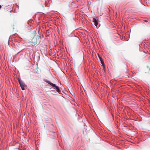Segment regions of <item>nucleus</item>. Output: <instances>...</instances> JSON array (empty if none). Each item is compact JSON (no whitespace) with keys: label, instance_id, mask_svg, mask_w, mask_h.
<instances>
[{"label":"nucleus","instance_id":"7ed1b4c3","mask_svg":"<svg viewBox=\"0 0 150 150\" xmlns=\"http://www.w3.org/2000/svg\"><path fill=\"white\" fill-rule=\"evenodd\" d=\"M18 80L22 90H24L25 89L24 87L25 86V84L23 81L20 79H18Z\"/></svg>","mask_w":150,"mask_h":150},{"label":"nucleus","instance_id":"0eeeda50","mask_svg":"<svg viewBox=\"0 0 150 150\" xmlns=\"http://www.w3.org/2000/svg\"><path fill=\"white\" fill-rule=\"evenodd\" d=\"M2 6L1 5H0V9L1 8Z\"/></svg>","mask_w":150,"mask_h":150},{"label":"nucleus","instance_id":"20e7f679","mask_svg":"<svg viewBox=\"0 0 150 150\" xmlns=\"http://www.w3.org/2000/svg\"><path fill=\"white\" fill-rule=\"evenodd\" d=\"M98 20V19H93L92 21H92L93 23L94 24L97 28L100 26V25H98V22H99Z\"/></svg>","mask_w":150,"mask_h":150},{"label":"nucleus","instance_id":"f03ea898","mask_svg":"<svg viewBox=\"0 0 150 150\" xmlns=\"http://www.w3.org/2000/svg\"><path fill=\"white\" fill-rule=\"evenodd\" d=\"M44 81L45 82L49 84L51 86L53 87L54 88L56 89L57 91L59 93H60L61 91L59 89V88L58 86H57L55 84L52 83L46 79H45Z\"/></svg>","mask_w":150,"mask_h":150},{"label":"nucleus","instance_id":"423d86ee","mask_svg":"<svg viewBox=\"0 0 150 150\" xmlns=\"http://www.w3.org/2000/svg\"><path fill=\"white\" fill-rule=\"evenodd\" d=\"M147 68L149 69V71H150V67H149L148 66L147 67Z\"/></svg>","mask_w":150,"mask_h":150},{"label":"nucleus","instance_id":"6e6552de","mask_svg":"<svg viewBox=\"0 0 150 150\" xmlns=\"http://www.w3.org/2000/svg\"><path fill=\"white\" fill-rule=\"evenodd\" d=\"M145 21V22H146V21Z\"/></svg>","mask_w":150,"mask_h":150},{"label":"nucleus","instance_id":"f257e3e1","mask_svg":"<svg viewBox=\"0 0 150 150\" xmlns=\"http://www.w3.org/2000/svg\"><path fill=\"white\" fill-rule=\"evenodd\" d=\"M41 37L39 36H34L30 39L28 40V43L32 46L38 45L41 42Z\"/></svg>","mask_w":150,"mask_h":150},{"label":"nucleus","instance_id":"39448f33","mask_svg":"<svg viewBox=\"0 0 150 150\" xmlns=\"http://www.w3.org/2000/svg\"><path fill=\"white\" fill-rule=\"evenodd\" d=\"M98 55L99 59L101 62V63L102 64V66H103V68H105V64L103 62V60L102 58L101 57H100L99 54Z\"/></svg>","mask_w":150,"mask_h":150}]
</instances>
